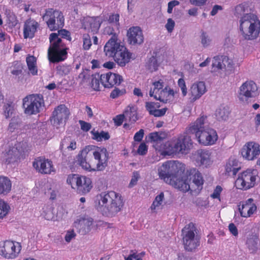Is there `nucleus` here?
<instances>
[{
	"label": "nucleus",
	"instance_id": "ea45409f",
	"mask_svg": "<svg viewBox=\"0 0 260 260\" xmlns=\"http://www.w3.org/2000/svg\"><path fill=\"white\" fill-rule=\"evenodd\" d=\"M21 121L20 119L18 117H13L9 123L8 130L12 133L15 129L18 128L21 125Z\"/></svg>",
	"mask_w": 260,
	"mask_h": 260
},
{
	"label": "nucleus",
	"instance_id": "473e14b6",
	"mask_svg": "<svg viewBox=\"0 0 260 260\" xmlns=\"http://www.w3.org/2000/svg\"><path fill=\"white\" fill-rule=\"evenodd\" d=\"M12 183L7 177L0 176V194L6 195L11 190Z\"/></svg>",
	"mask_w": 260,
	"mask_h": 260
},
{
	"label": "nucleus",
	"instance_id": "b1692460",
	"mask_svg": "<svg viewBox=\"0 0 260 260\" xmlns=\"http://www.w3.org/2000/svg\"><path fill=\"white\" fill-rule=\"evenodd\" d=\"M169 184L183 192H186L190 189L187 176L184 173L180 175H177L175 179Z\"/></svg>",
	"mask_w": 260,
	"mask_h": 260
},
{
	"label": "nucleus",
	"instance_id": "39448f33",
	"mask_svg": "<svg viewBox=\"0 0 260 260\" xmlns=\"http://www.w3.org/2000/svg\"><path fill=\"white\" fill-rule=\"evenodd\" d=\"M51 45L48 50L49 60L52 62L64 60L67 57V48H62V40L56 33H51L49 37Z\"/></svg>",
	"mask_w": 260,
	"mask_h": 260
},
{
	"label": "nucleus",
	"instance_id": "58836bf2",
	"mask_svg": "<svg viewBox=\"0 0 260 260\" xmlns=\"http://www.w3.org/2000/svg\"><path fill=\"white\" fill-rule=\"evenodd\" d=\"M194 174L192 177V183H193L198 188L202 186L204 183V179L202 176L201 173L198 171L194 170Z\"/></svg>",
	"mask_w": 260,
	"mask_h": 260
},
{
	"label": "nucleus",
	"instance_id": "338daca9",
	"mask_svg": "<svg viewBox=\"0 0 260 260\" xmlns=\"http://www.w3.org/2000/svg\"><path fill=\"white\" fill-rule=\"evenodd\" d=\"M146 110L149 112L150 115H152L153 111L155 109V103L154 102H146L145 105Z\"/></svg>",
	"mask_w": 260,
	"mask_h": 260
},
{
	"label": "nucleus",
	"instance_id": "bf43d9fd",
	"mask_svg": "<svg viewBox=\"0 0 260 260\" xmlns=\"http://www.w3.org/2000/svg\"><path fill=\"white\" fill-rule=\"evenodd\" d=\"M58 35L60 36L62 38L67 39L68 40L71 41V37L70 36V32L68 30L62 29L58 31Z\"/></svg>",
	"mask_w": 260,
	"mask_h": 260
},
{
	"label": "nucleus",
	"instance_id": "e2e57ef3",
	"mask_svg": "<svg viewBox=\"0 0 260 260\" xmlns=\"http://www.w3.org/2000/svg\"><path fill=\"white\" fill-rule=\"evenodd\" d=\"M222 187L217 185L214 189L213 193L211 195V197L213 199H218L220 200V194L222 191Z\"/></svg>",
	"mask_w": 260,
	"mask_h": 260
},
{
	"label": "nucleus",
	"instance_id": "09e8293b",
	"mask_svg": "<svg viewBox=\"0 0 260 260\" xmlns=\"http://www.w3.org/2000/svg\"><path fill=\"white\" fill-rule=\"evenodd\" d=\"M0 204L3 207V208L1 207L0 218H3L8 214L10 208L9 205L3 200H0Z\"/></svg>",
	"mask_w": 260,
	"mask_h": 260
},
{
	"label": "nucleus",
	"instance_id": "393cba45",
	"mask_svg": "<svg viewBox=\"0 0 260 260\" xmlns=\"http://www.w3.org/2000/svg\"><path fill=\"white\" fill-rule=\"evenodd\" d=\"M90 146H88L82 150L78 155V164L82 168L89 171H92L90 165L87 161L88 158L92 155V152H90Z\"/></svg>",
	"mask_w": 260,
	"mask_h": 260
},
{
	"label": "nucleus",
	"instance_id": "e433bc0d",
	"mask_svg": "<svg viewBox=\"0 0 260 260\" xmlns=\"http://www.w3.org/2000/svg\"><path fill=\"white\" fill-rule=\"evenodd\" d=\"M91 133L93 135L92 139L98 142L102 141L103 140H107L110 138L109 133L103 131L99 132L93 129L91 132Z\"/></svg>",
	"mask_w": 260,
	"mask_h": 260
},
{
	"label": "nucleus",
	"instance_id": "f257e3e1",
	"mask_svg": "<svg viewBox=\"0 0 260 260\" xmlns=\"http://www.w3.org/2000/svg\"><path fill=\"white\" fill-rule=\"evenodd\" d=\"M124 205L121 196L115 191L102 192L97 194L94 207L103 216L113 217L120 212Z\"/></svg>",
	"mask_w": 260,
	"mask_h": 260
},
{
	"label": "nucleus",
	"instance_id": "13d9d810",
	"mask_svg": "<svg viewBox=\"0 0 260 260\" xmlns=\"http://www.w3.org/2000/svg\"><path fill=\"white\" fill-rule=\"evenodd\" d=\"M140 178V175L139 173L137 171H135L133 173V176L132 178V179L131 180V182L129 184V187H132L134 185H135L137 184V182Z\"/></svg>",
	"mask_w": 260,
	"mask_h": 260
},
{
	"label": "nucleus",
	"instance_id": "5701e85b",
	"mask_svg": "<svg viewBox=\"0 0 260 260\" xmlns=\"http://www.w3.org/2000/svg\"><path fill=\"white\" fill-rule=\"evenodd\" d=\"M123 46L117 42L116 37L115 35L113 36L104 46V52L106 55L114 58L118 50Z\"/></svg>",
	"mask_w": 260,
	"mask_h": 260
},
{
	"label": "nucleus",
	"instance_id": "423d86ee",
	"mask_svg": "<svg viewBox=\"0 0 260 260\" xmlns=\"http://www.w3.org/2000/svg\"><path fill=\"white\" fill-rule=\"evenodd\" d=\"M192 141L189 134L180 135L176 140L168 142L165 144L166 151L168 154L185 153L186 150L189 149L192 145Z\"/></svg>",
	"mask_w": 260,
	"mask_h": 260
},
{
	"label": "nucleus",
	"instance_id": "bb28decb",
	"mask_svg": "<svg viewBox=\"0 0 260 260\" xmlns=\"http://www.w3.org/2000/svg\"><path fill=\"white\" fill-rule=\"evenodd\" d=\"M251 15L255 14L251 12V9L246 3L240 4L235 8L234 15L239 20H242L245 17H247Z\"/></svg>",
	"mask_w": 260,
	"mask_h": 260
},
{
	"label": "nucleus",
	"instance_id": "6ab92c4d",
	"mask_svg": "<svg viewBox=\"0 0 260 260\" xmlns=\"http://www.w3.org/2000/svg\"><path fill=\"white\" fill-rule=\"evenodd\" d=\"M95 159L98 160L96 169H92V171H103L107 166L109 154L107 149L105 148L100 149V151L92 152Z\"/></svg>",
	"mask_w": 260,
	"mask_h": 260
},
{
	"label": "nucleus",
	"instance_id": "9d476101",
	"mask_svg": "<svg viewBox=\"0 0 260 260\" xmlns=\"http://www.w3.org/2000/svg\"><path fill=\"white\" fill-rule=\"evenodd\" d=\"M258 179L256 170L247 169L238 177L235 181V185L238 189L247 190L254 187Z\"/></svg>",
	"mask_w": 260,
	"mask_h": 260
},
{
	"label": "nucleus",
	"instance_id": "3c124183",
	"mask_svg": "<svg viewBox=\"0 0 260 260\" xmlns=\"http://www.w3.org/2000/svg\"><path fill=\"white\" fill-rule=\"evenodd\" d=\"M125 93L126 90L125 89H119L118 88L115 87L111 92L110 96L111 98L115 99L124 95Z\"/></svg>",
	"mask_w": 260,
	"mask_h": 260
},
{
	"label": "nucleus",
	"instance_id": "9b49d317",
	"mask_svg": "<svg viewBox=\"0 0 260 260\" xmlns=\"http://www.w3.org/2000/svg\"><path fill=\"white\" fill-rule=\"evenodd\" d=\"M27 142H17L5 154L6 161L8 164L13 163L20 159L28 150Z\"/></svg>",
	"mask_w": 260,
	"mask_h": 260
},
{
	"label": "nucleus",
	"instance_id": "aec40b11",
	"mask_svg": "<svg viewBox=\"0 0 260 260\" xmlns=\"http://www.w3.org/2000/svg\"><path fill=\"white\" fill-rule=\"evenodd\" d=\"M102 84L106 88H110L114 85H119L123 81L121 76L109 72L106 74H102L100 76Z\"/></svg>",
	"mask_w": 260,
	"mask_h": 260
},
{
	"label": "nucleus",
	"instance_id": "ddd939ff",
	"mask_svg": "<svg viewBox=\"0 0 260 260\" xmlns=\"http://www.w3.org/2000/svg\"><path fill=\"white\" fill-rule=\"evenodd\" d=\"M32 166L37 171L42 174H50L54 172L52 161L42 157L36 158Z\"/></svg>",
	"mask_w": 260,
	"mask_h": 260
},
{
	"label": "nucleus",
	"instance_id": "0e129e2a",
	"mask_svg": "<svg viewBox=\"0 0 260 260\" xmlns=\"http://www.w3.org/2000/svg\"><path fill=\"white\" fill-rule=\"evenodd\" d=\"M137 152L139 154L144 155L147 152V147L144 143H141L137 150Z\"/></svg>",
	"mask_w": 260,
	"mask_h": 260
},
{
	"label": "nucleus",
	"instance_id": "de8ad7c7",
	"mask_svg": "<svg viewBox=\"0 0 260 260\" xmlns=\"http://www.w3.org/2000/svg\"><path fill=\"white\" fill-rule=\"evenodd\" d=\"M253 202V200L251 198L248 199L247 200L244 202H240V205L239 206V211L241 213V212H246L251 204Z\"/></svg>",
	"mask_w": 260,
	"mask_h": 260
},
{
	"label": "nucleus",
	"instance_id": "37998d69",
	"mask_svg": "<svg viewBox=\"0 0 260 260\" xmlns=\"http://www.w3.org/2000/svg\"><path fill=\"white\" fill-rule=\"evenodd\" d=\"M200 39L201 43L204 47H207L212 42V39L204 31L202 32L200 36Z\"/></svg>",
	"mask_w": 260,
	"mask_h": 260
},
{
	"label": "nucleus",
	"instance_id": "5fc2aeb1",
	"mask_svg": "<svg viewBox=\"0 0 260 260\" xmlns=\"http://www.w3.org/2000/svg\"><path fill=\"white\" fill-rule=\"evenodd\" d=\"M212 67H216L218 69H224V66L222 63L221 56H215L213 58Z\"/></svg>",
	"mask_w": 260,
	"mask_h": 260
},
{
	"label": "nucleus",
	"instance_id": "4be33fe9",
	"mask_svg": "<svg viewBox=\"0 0 260 260\" xmlns=\"http://www.w3.org/2000/svg\"><path fill=\"white\" fill-rule=\"evenodd\" d=\"M132 58V53L124 46H123L118 50L113 59L118 66L123 67L130 62Z\"/></svg>",
	"mask_w": 260,
	"mask_h": 260
},
{
	"label": "nucleus",
	"instance_id": "4468645a",
	"mask_svg": "<svg viewBox=\"0 0 260 260\" xmlns=\"http://www.w3.org/2000/svg\"><path fill=\"white\" fill-rule=\"evenodd\" d=\"M93 219L88 215L79 217L74 223V226L78 230L81 235L88 233L93 224Z\"/></svg>",
	"mask_w": 260,
	"mask_h": 260
},
{
	"label": "nucleus",
	"instance_id": "1a4fd4ad",
	"mask_svg": "<svg viewBox=\"0 0 260 260\" xmlns=\"http://www.w3.org/2000/svg\"><path fill=\"white\" fill-rule=\"evenodd\" d=\"M67 182L73 188H76L77 191L80 194L88 193L92 187L91 179L85 176L78 174H72L67 178Z\"/></svg>",
	"mask_w": 260,
	"mask_h": 260
},
{
	"label": "nucleus",
	"instance_id": "cd10ccee",
	"mask_svg": "<svg viewBox=\"0 0 260 260\" xmlns=\"http://www.w3.org/2000/svg\"><path fill=\"white\" fill-rule=\"evenodd\" d=\"M197 161L200 165L208 167L210 166L212 161L211 159V152L206 149H199L197 151Z\"/></svg>",
	"mask_w": 260,
	"mask_h": 260
},
{
	"label": "nucleus",
	"instance_id": "7c9ffc66",
	"mask_svg": "<svg viewBox=\"0 0 260 260\" xmlns=\"http://www.w3.org/2000/svg\"><path fill=\"white\" fill-rule=\"evenodd\" d=\"M137 108L135 106H128L125 109L123 114L125 120H128L132 123L135 122L138 120Z\"/></svg>",
	"mask_w": 260,
	"mask_h": 260
},
{
	"label": "nucleus",
	"instance_id": "f704fd0d",
	"mask_svg": "<svg viewBox=\"0 0 260 260\" xmlns=\"http://www.w3.org/2000/svg\"><path fill=\"white\" fill-rule=\"evenodd\" d=\"M26 61L29 73L33 76L37 75L38 68L36 58L32 55H28L26 58Z\"/></svg>",
	"mask_w": 260,
	"mask_h": 260
},
{
	"label": "nucleus",
	"instance_id": "c03bdc74",
	"mask_svg": "<svg viewBox=\"0 0 260 260\" xmlns=\"http://www.w3.org/2000/svg\"><path fill=\"white\" fill-rule=\"evenodd\" d=\"M101 75L99 73L92 75L91 87L95 90H100V81Z\"/></svg>",
	"mask_w": 260,
	"mask_h": 260
},
{
	"label": "nucleus",
	"instance_id": "6e6d98bb",
	"mask_svg": "<svg viewBox=\"0 0 260 260\" xmlns=\"http://www.w3.org/2000/svg\"><path fill=\"white\" fill-rule=\"evenodd\" d=\"M91 45V40L89 35H84L83 36V47L84 50H88Z\"/></svg>",
	"mask_w": 260,
	"mask_h": 260
},
{
	"label": "nucleus",
	"instance_id": "72a5a7b5",
	"mask_svg": "<svg viewBox=\"0 0 260 260\" xmlns=\"http://www.w3.org/2000/svg\"><path fill=\"white\" fill-rule=\"evenodd\" d=\"M174 96V90L168 86H166L160 91V94L158 97L157 95L154 96V99L163 103H166L167 101L170 100V96L173 97Z\"/></svg>",
	"mask_w": 260,
	"mask_h": 260
},
{
	"label": "nucleus",
	"instance_id": "6e6552de",
	"mask_svg": "<svg viewBox=\"0 0 260 260\" xmlns=\"http://www.w3.org/2000/svg\"><path fill=\"white\" fill-rule=\"evenodd\" d=\"M44 102L41 94H32L23 99L24 113L28 115L36 114L43 109Z\"/></svg>",
	"mask_w": 260,
	"mask_h": 260
},
{
	"label": "nucleus",
	"instance_id": "c9c22d12",
	"mask_svg": "<svg viewBox=\"0 0 260 260\" xmlns=\"http://www.w3.org/2000/svg\"><path fill=\"white\" fill-rule=\"evenodd\" d=\"M159 63L156 58L154 56H151L146 63V68L150 72L152 73L157 70Z\"/></svg>",
	"mask_w": 260,
	"mask_h": 260
},
{
	"label": "nucleus",
	"instance_id": "412c9836",
	"mask_svg": "<svg viewBox=\"0 0 260 260\" xmlns=\"http://www.w3.org/2000/svg\"><path fill=\"white\" fill-rule=\"evenodd\" d=\"M21 250V245H3L0 246V254L8 259L17 256Z\"/></svg>",
	"mask_w": 260,
	"mask_h": 260
},
{
	"label": "nucleus",
	"instance_id": "4c0bfd02",
	"mask_svg": "<svg viewBox=\"0 0 260 260\" xmlns=\"http://www.w3.org/2000/svg\"><path fill=\"white\" fill-rule=\"evenodd\" d=\"M87 23L88 24L89 26V29L93 34L98 31L101 24V22L98 18H91L87 21Z\"/></svg>",
	"mask_w": 260,
	"mask_h": 260
},
{
	"label": "nucleus",
	"instance_id": "49530a36",
	"mask_svg": "<svg viewBox=\"0 0 260 260\" xmlns=\"http://www.w3.org/2000/svg\"><path fill=\"white\" fill-rule=\"evenodd\" d=\"M164 199V194L163 192H161L155 197V200L153 202V203L151 206V209L154 210L156 207L161 205Z\"/></svg>",
	"mask_w": 260,
	"mask_h": 260
},
{
	"label": "nucleus",
	"instance_id": "4d7b16f0",
	"mask_svg": "<svg viewBox=\"0 0 260 260\" xmlns=\"http://www.w3.org/2000/svg\"><path fill=\"white\" fill-rule=\"evenodd\" d=\"M178 86L180 87L183 96H185L187 94V88L186 87L185 81L183 79L180 78L178 81Z\"/></svg>",
	"mask_w": 260,
	"mask_h": 260
},
{
	"label": "nucleus",
	"instance_id": "7ed1b4c3",
	"mask_svg": "<svg viewBox=\"0 0 260 260\" xmlns=\"http://www.w3.org/2000/svg\"><path fill=\"white\" fill-rule=\"evenodd\" d=\"M239 23L240 34L244 40L251 41L258 38L260 34V20L255 14L239 20Z\"/></svg>",
	"mask_w": 260,
	"mask_h": 260
},
{
	"label": "nucleus",
	"instance_id": "c85d7f7f",
	"mask_svg": "<svg viewBox=\"0 0 260 260\" xmlns=\"http://www.w3.org/2000/svg\"><path fill=\"white\" fill-rule=\"evenodd\" d=\"M193 100L199 99L205 92L206 86L204 82L200 81L192 85L190 89Z\"/></svg>",
	"mask_w": 260,
	"mask_h": 260
},
{
	"label": "nucleus",
	"instance_id": "f3484780",
	"mask_svg": "<svg viewBox=\"0 0 260 260\" xmlns=\"http://www.w3.org/2000/svg\"><path fill=\"white\" fill-rule=\"evenodd\" d=\"M196 231V228L192 222H190L186 225L182 230V236L183 244H197L199 243V239L198 236L195 237L194 232Z\"/></svg>",
	"mask_w": 260,
	"mask_h": 260
},
{
	"label": "nucleus",
	"instance_id": "680f3d73",
	"mask_svg": "<svg viewBox=\"0 0 260 260\" xmlns=\"http://www.w3.org/2000/svg\"><path fill=\"white\" fill-rule=\"evenodd\" d=\"M79 122L81 126V129L84 132L89 131L91 127V125L89 123L81 120H79Z\"/></svg>",
	"mask_w": 260,
	"mask_h": 260
},
{
	"label": "nucleus",
	"instance_id": "864d4df0",
	"mask_svg": "<svg viewBox=\"0 0 260 260\" xmlns=\"http://www.w3.org/2000/svg\"><path fill=\"white\" fill-rule=\"evenodd\" d=\"M161 135L162 133L159 132L151 133L149 135V139L151 142H160L163 139V138L161 136Z\"/></svg>",
	"mask_w": 260,
	"mask_h": 260
},
{
	"label": "nucleus",
	"instance_id": "2eb2a0df",
	"mask_svg": "<svg viewBox=\"0 0 260 260\" xmlns=\"http://www.w3.org/2000/svg\"><path fill=\"white\" fill-rule=\"evenodd\" d=\"M258 95L256 84L252 81L244 83L240 88L239 99L244 101V96L246 98H254Z\"/></svg>",
	"mask_w": 260,
	"mask_h": 260
},
{
	"label": "nucleus",
	"instance_id": "052dcab7",
	"mask_svg": "<svg viewBox=\"0 0 260 260\" xmlns=\"http://www.w3.org/2000/svg\"><path fill=\"white\" fill-rule=\"evenodd\" d=\"M175 26V22L174 21L171 19L169 18L167 20V23H166L165 27L169 32H171Z\"/></svg>",
	"mask_w": 260,
	"mask_h": 260
},
{
	"label": "nucleus",
	"instance_id": "0eeeda50",
	"mask_svg": "<svg viewBox=\"0 0 260 260\" xmlns=\"http://www.w3.org/2000/svg\"><path fill=\"white\" fill-rule=\"evenodd\" d=\"M47 26L51 31H55L62 28L64 25V16L61 11L52 8L46 9L43 15Z\"/></svg>",
	"mask_w": 260,
	"mask_h": 260
},
{
	"label": "nucleus",
	"instance_id": "a878e982",
	"mask_svg": "<svg viewBox=\"0 0 260 260\" xmlns=\"http://www.w3.org/2000/svg\"><path fill=\"white\" fill-rule=\"evenodd\" d=\"M39 24L35 20L31 19L27 20L24 23L23 28L24 38H32L35 36V33L37 31Z\"/></svg>",
	"mask_w": 260,
	"mask_h": 260
},
{
	"label": "nucleus",
	"instance_id": "2f4dec72",
	"mask_svg": "<svg viewBox=\"0 0 260 260\" xmlns=\"http://www.w3.org/2000/svg\"><path fill=\"white\" fill-rule=\"evenodd\" d=\"M240 169L241 167L238 160L235 159H230L225 166V173L230 175V173L232 172V175L235 176Z\"/></svg>",
	"mask_w": 260,
	"mask_h": 260
},
{
	"label": "nucleus",
	"instance_id": "79ce46f5",
	"mask_svg": "<svg viewBox=\"0 0 260 260\" xmlns=\"http://www.w3.org/2000/svg\"><path fill=\"white\" fill-rule=\"evenodd\" d=\"M221 60L224 66V69L230 71L233 70L234 64L232 59L226 56H221Z\"/></svg>",
	"mask_w": 260,
	"mask_h": 260
},
{
	"label": "nucleus",
	"instance_id": "c756f323",
	"mask_svg": "<svg viewBox=\"0 0 260 260\" xmlns=\"http://www.w3.org/2000/svg\"><path fill=\"white\" fill-rule=\"evenodd\" d=\"M230 113V108L228 106L221 105L215 111V115L218 121H225Z\"/></svg>",
	"mask_w": 260,
	"mask_h": 260
},
{
	"label": "nucleus",
	"instance_id": "f8f14e48",
	"mask_svg": "<svg viewBox=\"0 0 260 260\" xmlns=\"http://www.w3.org/2000/svg\"><path fill=\"white\" fill-rule=\"evenodd\" d=\"M70 112L64 105H60L55 108L50 117V121L54 126L58 128L64 124L69 118Z\"/></svg>",
	"mask_w": 260,
	"mask_h": 260
},
{
	"label": "nucleus",
	"instance_id": "603ef678",
	"mask_svg": "<svg viewBox=\"0 0 260 260\" xmlns=\"http://www.w3.org/2000/svg\"><path fill=\"white\" fill-rule=\"evenodd\" d=\"M256 209L257 207L256 205L252 203L249 208V209H248L246 212H241V216L244 217H250L255 211H256Z\"/></svg>",
	"mask_w": 260,
	"mask_h": 260
},
{
	"label": "nucleus",
	"instance_id": "8fccbe9b",
	"mask_svg": "<svg viewBox=\"0 0 260 260\" xmlns=\"http://www.w3.org/2000/svg\"><path fill=\"white\" fill-rule=\"evenodd\" d=\"M4 115L6 118H8L12 116L14 111V105L12 104L7 103L4 107Z\"/></svg>",
	"mask_w": 260,
	"mask_h": 260
},
{
	"label": "nucleus",
	"instance_id": "774afa93",
	"mask_svg": "<svg viewBox=\"0 0 260 260\" xmlns=\"http://www.w3.org/2000/svg\"><path fill=\"white\" fill-rule=\"evenodd\" d=\"M179 5V2L178 1L174 0L170 2L168 5L167 12L169 14L172 13L173 9L174 7Z\"/></svg>",
	"mask_w": 260,
	"mask_h": 260
},
{
	"label": "nucleus",
	"instance_id": "f03ea898",
	"mask_svg": "<svg viewBox=\"0 0 260 260\" xmlns=\"http://www.w3.org/2000/svg\"><path fill=\"white\" fill-rule=\"evenodd\" d=\"M206 118L202 116L198 118L186 128V131L187 134L194 135L200 144L204 145H212L217 141L218 137L215 130L205 127L204 121Z\"/></svg>",
	"mask_w": 260,
	"mask_h": 260
},
{
	"label": "nucleus",
	"instance_id": "69168bd1",
	"mask_svg": "<svg viewBox=\"0 0 260 260\" xmlns=\"http://www.w3.org/2000/svg\"><path fill=\"white\" fill-rule=\"evenodd\" d=\"M124 119H125V117L124 115L123 114L117 115L113 119V120L116 125L120 126L122 124Z\"/></svg>",
	"mask_w": 260,
	"mask_h": 260
},
{
	"label": "nucleus",
	"instance_id": "20e7f679",
	"mask_svg": "<svg viewBox=\"0 0 260 260\" xmlns=\"http://www.w3.org/2000/svg\"><path fill=\"white\" fill-rule=\"evenodd\" d=\"M184 165L178 161L170 160L164 163L158 170V175L167 183L170 184L177 175L184 172Z\"/></svg>",
	"mask_w": 260,
	"mask_h": 260
},
{
	"label": "nucleus",
	"instance_id": "a211bd4d",
	"mask_svg": "<svg viewBox=\"0 0 260 260\" xmlns=\"http://www.w3.org/2000/svg\"><path fill=\"white\" fill-rule=\"evenodd\" d=\"M127 42L130 45H141L144 42V37L141 28L139 26H133L127 32Z\"/></svg>",
	"mask_w": 260,
	"mask_h": 260
},
{
	"label": "nucleus",
	"instance_id": "dca6fc26",
	"mask_svg": "<svg viewBox=\"0 0 260 260\" xmlns=\"http://www.w3.org/2000/svg\"><path fill=\"white\" fill-rule=\"evenodd\" d=\"M259 153L260 145L253 142L247 143L241 149L243 157L249 160L254 159Z\"/></svg>",
	"mask_w": 260,
	"mask_h": 260
},
{
	"label": "nucleus",
	"instance_id": "a19ab883",
	"mask_svg": "<svg viewBox=\"0 0 260 260\" xmlns=\"http://www.w3.org/2000/svg\"><path fill=\"white\" fill-rule=\"evenodd\" d=\"M56 70L57 74L62 76L68 75L70 72L71 68L68 65L60 64L56 67Z\"/></svg>",
	"mask_w": 260,
	"mask_h": 260
},
{
	"label": "nucleus",
	"instance_id": "a18cd8bd",
	"mask_svg": "<svg viewBox=\"0 0 260 260\" xmlns=\"http://www.w3.org/2000/svg\"><path fill=\"white\" fill-rule=\"evenodd\" d=\"M7 17L9 24L11 27H15L18 24V20L15 15L10 11L7 12Z\"/></svg>",
	"mask_w": 260,
	"mask_h": 260
}]
</instances>
